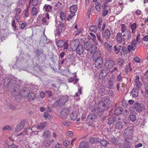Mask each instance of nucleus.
<instances>
[{"label":"nucleus","mask_w":148,"mask_h":148,"mask_svg":"<svg viewBox=\"0 0 148 148\" xmlns=\"http://www.w3.org/2000/svg\"><path fill=\"white\" fill-rule=\"evenodd\" d=\"M131 36V32L128 30L123 33L120 32L117 33L116 37L118 42L121 43L123 41L125 43V40L127 41L130 40Z\"/></svg>","instance_id":"1"},{"label":"nucleus","mask_w":148,"mask_h":148,"mask_svg":"<svg viewBox=\"0 0 148 148\" xmlns=\"http://www.w3.org/2000/svg\"><path fill=\"white\" fill-rule=\"evenodd\" d=\"M102 37H101V34L100 33L97 34V40L101 43L103 44L104 42V40L102 38L105 39L107 41L110 38L111 33L110 30L109 29H106L103 32H102Z\"/></svg>","instance_id":"2"},{"label":"nucleus","mask_w":148,"mask_h":148,"mask_svg":"<svg viewBox=\"0 0 148 148\" xmlns=\"http://www.w3.org/2000/svg\"><path fill=\"white\" fill-rule=\"evenodd\" d=\"M68 99V97L67 95L61 96L56 101L52 106L56 108L57 107H62L66 103Z\"/></svg>","instance_id":"3"},{"label":"nucleus","mask_w":148,"mask_h":148,"mask_svg":"<svg viewBox=\"0 0 148 148\" xmlns=\"http://www.w3.org/2000/svg\"><path fill=\"white\" fill-rule=\"evenodd\" d=\"M4 84L5 86L8 88L11 89V86H13L14 83H16L15 79L12 77H5L4 79Z\"/></svg>","instance_id":"4"},{"label":"nucleus","mask_w":148,"mask_h":148,"mask_svg":"<svg viewBox=\"0 0 148 148\" xmlns=\"http://www.w3.org/2000/svg\"><path fill=\"white\" fill-rule=\"evenodd\" d=\"M13 86H11V89H9L12 90V93L13 95L15 97L18 95L21 91V89L19 86L16 84V83H14Z\"/></svg>","instance_id":"5"},{"label":"nucleus","mask_w":148,"mask_h":148,"mask_svg":"<svg viewBox=\"0 0 148 148\" xmlns=\"http://www.w3.org/2000/svg\"><path fill=\"white\" fill-rule=\"evenodd\" d=\"M56 44L58 47L60 48L63 46L64 50L67 49L68 48V42L67 40L65 42L62 40H57L56 41Z\"/></svg>","instance_id":"6"},{"label":"nucleus","mask_w":148,"mask_h":148,"mask_svg":"<svg viewBox=\"0 0 148 148\" xmlns=\"http://www.w3.org/2000/svg\"><path fill=\"white\" fill-rule=\"evenodd\" d=\"M116 79L113 77H112L109 79L107 83V88L109 89H113L114 87Z\"/></svg>","instance_id":"7"},{"label":"nucleus","mask_w":148,"mask_h":148,"mask_svg":"<svg viewBox=\"0 0 148 148\" xmlns=\"http://www.w3.org/2000/svg\"><path fill=\"white\" fill-rule=\"evenodd\" d=\"M98 109L100 112H103L108 109L107 106L106 105L105 103L103 101H101L98 105Z\"/></svg>","instance_id":"8"},{"label":"nucleus","mask_w":148,"mask_h":148,"mask_svg":"<svg viewBox=\"0 0 148 148\" xmlns=\"http://www.w3.org/2000/svg\"><path fill=\"white\" fill-rule=\"evenodd\" d=\"M137 43L136 42V40L133 39L131 42V45H129L127 46V49L128 51L130 52L132 50L134 51L136 47Z\"/></svg>","instance_id":"9"},{"label":"nucleus","mask_w":148,"mask_h":148,"mask_svg":"<svg viewBox=\"0 0 148 148\" xmlns=\"http://www.w3.org/2000/svg\"><path fill=\"white\" fill-rule=\"evenodd\" d=\"M93 46L89 42H86L84 45L85 49L88 51H90V53H91L93 52Z\"/></svg>","instance_id":"10"},{"label":"nucleus","mask_w":148,"mask_h":148,"mask_svg":"<svg viewBox=\"0 0 148 148\" xmlns=\"http://www.w3.org/2000/svg\"><path fill=\"white\" fill-rule=\"evenodd\" d=\"M93 61L95 62V65L97 68L99 69L101 67L103 63V60L101 57L93 60Z\"/></svg>","instance_id":"11"},{"label":"nucleus","mask_w":148,"mask_h":148,"mask_svg":"<svg viewBox=\"0 0 148 148\" xmlns=\"http://www.w3.org/2000/svg\"><path fill=\"white\" fill-rule=\"evenodd\" d=\"M114 65V63L112 60H107L105 63V66L106 70L107 71L108 70L110 69Z\"/></svg>","instance_id":"12"},{"label":"nucleus","mask_w":148,"mask_h":148,"mask_svg":"<svg viewBox=\"0 0 148 148\" xmlns=\"http://www.w3.org/2000/svg\"><path fill=\"white\" fill-rule=\"evenodd\" d=\"M69 110L68 109L66 108L63 109L60 113V117L63 119L66 118L69 114Z\"/></svg>","instance_id":"13"},{"label":"nucleus","mask_w":148,"mask_h":148,"mask_svg":"<svg viewBox=\"0 0 148 148\" xmlns=\"http://www.w3.org/2000/svg\"><path fill=\"white\" fill-rule=\"evenodd\" d=\"M134 107L136 111L138 112H140L143 110V108L140 103L138 102L135 103Z\"/></svg>","instance_id":"14"},{"label":"nucleus","mask_w":148,"mask_h":148,"mask_svg":"<svg viewBox=\"0 0 148 148\" xmlns=\"http://www.w3.org/2000/svg\"><path fill=\"white\" fill-rule=\"evenodd\" d=\"M79 42L78 40H74L71 44V46L73 51H75L77 47L79 45Z\"/></svg>","instance_id":"15"},{"label":"nucleus","mask_w":148,"mask_h":148,"mask_svg":"<svg viewBox=\"0 0 148 148\" xmlns=\"http://www.w3.org/2000/svg\"><path fill=\"white\" fill-rule=\"evenodd\" d=\"M118 119L116 117H110L107 119V121H106L108 122V123L109 125L114 123V122L115 121L117 122Z\"/></svg>","instance_id":"16"},{"label":"nucleus","mask_w":148,"mask_h":148,"mask_svg":"<svg viewBox=\"0 0 148 148\" xmlns=\"http://www.w3.org/2000/svg\"><path fill=\"white\" fill-rule=\"evenodd\" d=\"M77 53L79 55L82 54L84 51V49L83 46L81 45H79L75 50Z\"/></svg>","instance_id":"17"},{"label":"nucleus","mask_w":148,"mask_h":148,"mask_svg":"<svg viewBox=\"0 0 148 148\" xmlns=\"http://www.w3.org/2000/svg\"><path fill=\"white\" fill-rule=\"evenodd\" d=\"M25 125V123L23 121H21L16 126L15 130L16 132H19L23 129Z\"/></svg>","instance_id":"18"},{"label":"nucleus","mask_w":148,"mask_h":148,"mask_svg":"<svg viewBox=\"0 0 148 148\" xmlns=\"http://www.w3.org/2000/svg\"><path fill=\"white\" fill-rule=\"evenodd\" d=\"M108 72L106 69L102 71L99 75V78L102 79H104L105 76L107 75Z\"/></svg>","instance_id":"19"},{"label":"nucleus","mask_w":148,"mask_h":148,"mask_svg":"<svg viewBox=\"0 0 148 148\" xmlns=\"http://www.w3.org/2000/svg\"><path fill=\"white\" fill-rule=\"evenodd\" d=\"M23 95L25 97H27L29 93V91L27 88H23L22 91H21Z\"/></svg>","instance_id":"20"},{"label":"nucleus","mask_w":148,"mask_h":148,"mask_svg":"<svg viewBox=\"0 0 148 148\" xmlns=\"http://www.w3.org/2000/svg\"><path fill=\"white\" fill-rule=\"evenodd\" d=\"M48 125V123L46 122L40 123L38 125V128L39 129H44L46 126Z\"/></svg>","instance_id":"21"},{"label":"nucleus","mask_w":148,"mask_h":148,"mask_svg":"<svg viewBox=\"0 0 148 148\" xmlns=\"http://www.w3.org/2000/svg\"><path fill=\"white\" fill-rule=\"evenodd\" d=\"M125 126V125L123 124V123L121 122H117L115 125L116 128L119 130H122L123 128H124Z\"/></svg>","instance_id":"22"},{"label":"nucleus","mask_w":148,"mask_h":148,"mask_svg":"<svg viewBox=\"0 0 148 148\" xmlns=\"http://www.w3.org/2000/svg\"><path fill=\"white\" fill-rule=\"evenodd\" d=\"M105 48L109 52L112 51V46L108 44L107 42H104Z\"/></svg>","instance_id":"23"},{"label":"nucleus","mask_w":148,"mask_h":148,"mask_svg":"<svg viewBox=\"0 0 148 148\" xmlns=\"http://www.w3.org/2000/svg\"><path fill=\"white\" fill-rule=\"evenodd\" d=\"M121 50L119 45H115L112 48V51H114V53L116 54H118Z\"/></svg>","instance_id":"24"},{"label":"nucleus","mask_w":148,"mask_h":148,"mask_svg":"<svg viewBox=\"0 0 148 148\" xmlns=\"http://www.w3.org/2000/svg\"><path fill=\"white\" fill-rule=\"evenodd\" d=\"M123 108L121 107H119L116 108L114 111V114L118 115L121 114L122 112Z\"/></svg>","instance_id":"25"},{"label":"nucleus","mask_w":148,"mask_h":148,"mask_svg":"<svg viewBox=\"0 0 148 148\" xmlns=\"http://www.w3.org/2000/svg\"><path fill=\"white\" fill-rule=\"evenodd\" d=\"M51 136V133L50 131L48 130H45L42 134V136L45 138H49Z\"/></svg>","instance_id":"26"},{"label":"nucleus","mask_w":148,"mask_h":148,"mask_svg":"<svg viewBox=\"0 0 148 148\" xmlns=\"http://www.w3.org/2000/svg\"><path fill=\"white\" fill-rule=\"evenodd\" d=\"M51 142L50 140L48 139H45L43 141V145L44 146L47 147L51 145Z\"/></svg>","instance_id":"27"},{"label":"nucleus","mask_w":148,"mask_h":148,"mask_svg":"<svg viewBox=\"0 0 148 148\" xmlns=\"http://www.w3.org/2000/svg\"><path fill=\"white\" fill-rule=\"evenodd\" d=\"M43 8L47 12H51L52 11V7L49 5L45 4Z\"/></svg>","instance_id":"28"},{"label":"nucleus","mask_w":148,"mask_h":148,"mask_svg":"<svg viewBox=\"0 0 148 148\" xmlns=\"http://www.w3.org/2000/svg\"><path fill=\"white\" fill-rule=\"evenodd\" d=\"M95 115L94 114H90L87 117L86 121L87 123L90 122L91 121H92L95 119Z\"/></svg>","instance_id":"29"},{"label":"nucleus","mask_w":148,"mask_h":148,"mask_svg":"<svg viewBox=\"0 0 148 148\" xmlns=\"http://www.w3.org/2000/svg\"><path fill=\"white\" fill-rule=\"evenodd\" d=\"M135 82L136 88L138 89H139L142 85V83L140 82L139 81V77L138 76H136Z\"/></svg>","instance_id":"30"},{"label":"nucleus","mask_w":148,"mask_h":148,"mask_svg":"<svg viewBox=\"0 0 148 148\" xmlns=\"http://www.w3.org/2000/svg\"><path fill=\"white\" fill-rule=\"evenodd\" d=\"M100 140L98 138H91L89 139V141L90 143L92 144L95 143H99Z\"/></svg>","instance_id":"31"},{"label":"nucleus","mask_w":148,"mask_h":148,"mask_svg":"<svg viewBox=\"0 0 148 148\" xmlns=\"http://www.w3.org/2000/svg\"><path fill=\"white\" fill-rule=\"evenodd\" d=\"M77 8L76 5H73L70 8V11L72 14H74L77 11Z\"/></svg>","instance_id":"32"},{"label":"nucleus","mask_w":148,"mask_h":148,"mask_svg":"<svg viewBox=\"0 0 148 148\" xmlns=\"http://www.w3.org/2000/svg\"><path fill=\"white\" fill-rule=\"evenodd\" d=\"M101 54L98 51H95L94 53L93 56V60H96L97 58L98 59L99 58H101Z\"/></svg>","instance_id":"33"},{"label":"nucleus","mask_w":148,"mask_h":148,"mask_svg":"<svg viewBox=\"0 0 148 148\" xmlns=\"http://www.w3.org/2000/svg\"><path fill=\"white\" fill-rule=\"evenodd\" d=\"M63 27L61 24H60L57 27L56 32L58 33V35H59L62 32Z\"/></svg>","instance_id":"34"},{"label":"nucleus","mask_w":148,"mask_h":148,"mask_svg":"<svg viewBox=\"0 0 148 148\" xmlns=\"http://www.w3.org/2000/svg\"><path fill=\"white\" fill-rule=\"evenodd\" d=\"M88 143L86 141H83L80 143L79 145V148H86L88 147Z\"/></svg>","instance_id":"35"},{"label":"nucleus","mask_w":148,"mask_h":148,"mask_svg":"<svg viewBox=\"0 0 148 148\" xmlns=\"http://www.w3.org/2000/svg\"><path fill=\"white\" fill-rule=\"evenodd\" d=\"M105 88L103 86H101L100 87L99 89V93L101 96H103L104 95Z\"/></svg>","instance_id":"36"},{"label":"nucleus","mask_w":148,"mask_h":148,"mask_svg":"<svg viewBox=\"0 0 148 148\" xmlns=\"http://www.w3.org/2000/svg\"><path fill=\"white\" fill-rule=\"evenodd\" d=\"M132 132L131 129L127 128L125 129L123 134L124 135L125 134L126 136L130 135L132 133Z\"/></svg>","instance_id":"37"},{"label":"nucleus","mask_w":148,"mask_h":148,"mask_svg":"<svg viewBox=\"0 0 148 148\" xmlns=\"http://www.w3.org/2000/svg\"><path fill=\"white\" fill-rule=\"evenodd\" d=\"M137 27L136 24V23H134L130 26V28L132 30V33H134L136 32V29Z\"/></svg>","instance_id":"38"},{"label":"nucleus","mask_w":148,"mask_h":148,"mask_svg":"<svg viewBox=\"0 0 148 148\" xmlns=\"http://www.w3.org/2000/svg\"><path fill=\"white\" fill-rule=\"evenodd\" d=\"M117 64L119 66H121L125 63V60L122 58L119 59L117 60Z\"/></svg>","instance_id":"39"},{"label":"nucleus","mask_w":148,"mask_h":148,"mask_svg":"<svg viewBox=\"0 0 148 148\" xmlns=\"http://www.w3.org/2000/svg\"><path fill=\"white\" fill-rule=\"evenodd\" d=\"M27 97L30 101L33 100L35 97V96L34 94L31 93L30 94H29Z\"/></svg>","instance_id":"40"},{"label":"nucleus","mask_w":148,"mask_h":148,"mask_svg":"<svg viewBox=\"0 0 148 148\" xmlns=\"http://www.w3.org/2000/svg\"><path fill=\"white\" fill-rule=\"evenodd\" d=\"M38 0H30V3L32 4L33 6L35 7L38 4Z\"/></svg>","instance_id":"41"},{"label":"nucleus","mask_w":148,"mask_h":148,"mask_svg":"<svg viewBox=\"0 0 148 148\" xmlns=\"http://www.w3.org/2000/svg\"><path fill=\"white\" fill-rule=\"evenodd\" d=\"M77 116V115L76 113L75 112H73L71 115V120H75Z\"/></svg>","instance_id":"42"},{"label":"nucleus","mask_w":148,"mask_h":148,"mask_svg":"<svg viewBox=\"0 0 148 148\" xmlns=\"http://www.w3.org/2000/svg\"><path fill=\"white\" fill-rule=\"evenodd\" d=\"M129 116L130 120L132 122L136 120V116L135 114H130Z\"/></svg>","instance_id":"43"},{"label":"nucleus","mask_w":148,"mask_h":148,"mask_svg":"<svg viewBox=\"0 0 148 148\" xmlns=\"http://www.w3.org/2000/svg\"><path fill=\"white\" fill-rule=\"evenodd\" d=\"M101 6V5L98 2H97L95 3V8L97 11L98 12H100Z\"/></svg>","instance_id":"44"},{"label":"nucleus","mask_w":148,"mask_h":148,"mask_svg":"<svg viewBox=\"0 0 148 148\" xmlns=\"http://www.w3.org/2000/svg\"><path fill=\"white\" fill-rule=\"evenodd\" d=\"M99 141L101 145L103 147H106L107 144H108V142L106 140H102L100 141Z\"/></svg>","instance_id":"45"},{"label":"nucleus","mask_w":148,"mask_h":148,"mask_svg":"<svg viewBox=\"0 0 148 148\" xmlns=\"http://www.w3.org/2000/svg\"><path fill=\"white\" fill-rule=\"evenodd\" d=\"M38 12V10L35 7H33L32 9V15H35Z\"/></svg>","instance_id":"46"},{"label":"nucleus","mask_w":148,"mask_h":148,"mask_svg":"<svg viewBox=\"0 0 148 148\" xmlns=\"http://www.w3.org/2000/svg\"><path fill=\"white\" fill-rule=\"evenodd\" d=\"M44 116L46 119H49L51 117V116L49 114L48 112H44L43 114Z\"/></svg>","instance_id":"47"},{"label":"nucleus","mask_w":148,"mask_h":148,"mask_svg":"<svg viewBox=\"0 0 148 148\" xmlns=\"http://www.w3.org/2000/svg\"><path fill=\"white\" fill-rule=\"evenodd\" d=\"M90 29L91 32H95L97 31V27L95 25H92L90 27Z\"/></svg>","instance_id":"48"},{"label":"nucleus","mask_w":148,"mask_h":148,"mask_svg":"<svg viewBox=\"0 0 148 148\" xmlns=\"http://www.w3.org/2000/svg\"><path fill=\"white\" fill-rule=\"evenodd\" d=\"M121 33H123L125 32L126 30V27L125 25L124 24H122L121 25Z\"/></svg>","instance_id":"49"},{"label":"nucleus","mask_w":148,"mask_h":148,"mask_svg":"<svg viewBox=\"0 0 148 148\" xmlns=\"http://www.w3.org/2000/svg\"><path fill=\"white\" fill-rule=\"evenodd\" d=\"M131 68L130 67V64L129 63L128 65H127L125 68V71L127 73L131 71Z\"/></svg>","instance_id":"50"},{"label":"nucleus","mask_w":148,"mask_h":148,"mask_svg":"<svg viewBox=\"0 0 148 148\" xmlns=\"http://www.w3.org/2000/svg\"><path fill=\"white\" fill-rule=\"evenodd\" d=\"M2 130L3 131L6 130H12V127L10 126H6L3 127Z\"/></svg>","instance_id":"51"},{"label":"nucleus","mask_w":148,"mask_h":148,"mask_svg":"<svg viewBox=\"0 0 148 148\" xmlns=\"http://www.w3.org/2000/svg\"><path fill=\"white\" fill-rule=\"evenodd\" d=\"M90 35L91 36V37L90 39L92 40H95L96 39V36L92 33L90 32L89 33Z\"/></svg>","instance_id":"52"},{"label":"nucleus","mask_w":148,"mask_h":148,"mask_svg":"<svg viewBox=\"0 0 148 148\" xmlns=\"http://www.w3.org/2000/svg\"><path fill=\"white\" fill-rule=\"evenodd\" d=\"M29 8H27V9L25 10V13L24 14V18H26V17H28L29 16Z\"/></svg>","instance_id":"53"},{"label":"nucleus","mask_w":148,"mask_h":148,"mask_svg":"<svg viewBox=\"0 0 148 148\" xmlns=\"http://www.w3.org/2000/svg\"><path fill=\"white\" fill-rule=\"evenodd\" d=\"M48 22H47V19L44 17L42 19V23L43 25H47Z\"/></svg>","instance_id":"54"},{"label":"nucleus","mask_w":148,"mask_h":148,"mask_svg":"<svg viewBox=\"0 0 148 148\" xmlns=\"http://www.w3.org/2000/svg\"><path fill=\"white\" fill-rule=\"evenodd\" d=\"M118 71V70L117 67H113L112 70L110 71L111 73H112L113 72L116 73Z\"/></svg>","instance_id":"55"},{"label":"nucleus","mask_w":148,"mask_h":148,"mask_svg":"<svg viewBox=\"0 0 148 148\" xmlns=\"http://www.w3.org/2000/svg\"><path fill=\"white\" fill-rule=\"evenodd\" d=\"M75 15L74 14H72L71 13V14L69 15L68 16L67 20L68 21H70L71 19H72L73 17Z\"/></svg>","instance_id":"56"},{"label":"nucleus","mask_w":148,"mask_h":148,"mask_svg":"<svg viewBox=\"0 0 148 148\" xmlns=\"http://www.w3.org/2000/svg\"><path fill=\"white\" fill-rule=\"evenodd\" d=\"M108 11L105 8H104L102 12V15L103 16H105L108 13Z\"/></svg>","instance_id":"57"},{"label":"nucleus","mask_w":148,"mask_h":148,"mask_svg":"<svg viewBox=\"0 0 148 148\" xmlns=\"http://www.w3.org/2000/svg\"><path fill=\"white\" fill-rule=\"evenodd\" d=\"M62 123L63 125L67 127H69V126H70L69 122L68 121H63L62 122Z\"/></svg>","instance_id":"58"},{"label":"nucleus","mask_w":148,"mask_h":148,"mask_svg":"<svg viewBox=\"0 0 148 148\" xmlns=\"http://www.w3.org/2000/svg\"><path fill=\"white\" fill-rule=\"evenodd\" d=\"M62 4L61 3H60L59 1H58L56 4L55 5V6L56 7H57V8H56L57 9H58L61 7V6L62 5Z\"/></svg>","instance_id":"59"},{"label":"nucleus","mask_w":148,"mask_h":148,"mask_svg":"<svg viewBox=\"0 0 148 148\" xmlns=\"http://www.w3.org/2000/svg\"><path fill=\"white\" fill-rule=\"evenodd\" d=\"M16 14L19 15L21 12V10L19 8L15 9Z\"/></svg>","instance_id":"60"},{"label":"nucleus","mask_w":148,"mask_h":148,"mask_svg":"<svg viewBox=\"0 0 148 148\" xmlns=\"http://www.w3.org/2000/svg\"><path fill=\"white\" fill-rule=\"evenodd\" d=\"M43 53V51L41 50H39V49H37L36 52V54L38 56H40L41 54Z\"/></svg>","instance_id":"61"},{"label":"nucleus","mask_w":148,"mask_h":148,"mask_svg":"<svg viewBox=\"0 0 148 148\" xmlns=\"http://www.w3.org/2000/svg\"><path fill=\"white\" fill-rule=\"evenodd\" d=\"M66 134L69 137H71L73 136V133L71 131H68L66 132Z\"/></svg>","instance_id":"62"},{"label":"nucleus","mask_w":148,"mask_h":148,"mask_svg":"<svg viewBox=\"0 0 148 148\" xmlns=\"http://www.w3.org/2000/svg\"><path fill=\"white\" fill-rule=\"evenodd\" d=\"M110 142L113 143H114L116 144L117 143V141L116 138H111L110 140Z\"/></svg>","instance_id":"63"},{"label":"nucleus","mask_w":148,"mask_h":148,"mask_svg":"<svg viewBox=\"0 0 148 148\" xmlns=\"http://www.w3.org/2000/svg\"><path fill=\"white\" fill-rule=\"evenodd\" d=\"M76 75H75L73 77H70L69 79V82H73L74 80L76 78Z\"/></svg>","instance_id":"64"}]
</instances>
